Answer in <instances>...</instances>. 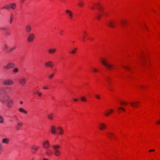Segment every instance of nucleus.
I'll use <instances>...</instances> for the list:
<instances>
[{"instance_id": "nucleus-34", "label": "nucleus", "mask_w": 160, "mask_h": 160, "mask_svg": "<svg viewBox=\"0 0 160 160\" xmlns=\"http://www.w3.org/2000/svg\"><path fill=\"white\" fill-rule=\"evenodd\" d=\"M82 102H86L87 101V99L86 98L84 97H81L80 98Z\"/></svg>"}, {"instance_id": "nucleus-41", "label": "nucleus", "mask_w": 160, "mask_h": 160, "mask_svg": "<svg viewBox=\"0 0 160 160\" xmlns=\"http://www.w3.org/2000/svg\"><path fill=\"white\" fill-rule=\"evenodd\" d=\"M95 97L96 98L98 99H100V96L98 94H95Z\"/></svg>"}, {"instance_id": "nucleus-28", "label": "nucleus", "mask_w": 160, "mask_h": 160, "mask_svg": "<svg viewBox=\"0 0 160 160\" xmlns=\"http://www.w3.org/2000/svg\"><path fill=\"white\" fill-rule=\"evenodd\" d=\"M3 9L9 10L10 9V7L7 4H5L3 7Z\"/></svg>"}, {"instance_id": "nucleus-36", "label": "nucleus", "mask_w": 160, "mask_h": 160, "mask_svg": "<svg viewBox=\"0 0 160 160\" xmlns=\"http://www.w3.org/2000/svg\"><path fill=\"white\" fill-rule=\"evenodd\" d=\"M17 125L18 126L21 127L22 126L23 124L21 122H17Z\"/></svg>"}, {"instance_id": "nucleus-19", "label": "nucleus", "mask_w": 160, "mask_h": 160, "mask_svg": "<svg viewBox=\"0 0 160 160\" xmlns=\"http://www.w3.org/2000/svg\"><path fill=\"white\" fill-rule=\"evenodd\" d=\"M18 111L20 112L26 114L28 113L27 111L22 108H19Z\"/></svg>"}, {"instance_id": "nucleus-10", "label": "nucleus", "mask_w": 160, "mask_h": 160, "mask_svg": "<svg viewBox=\"0 0 160 160\" xmlns=\"http://www.w3.org/2000/svg\"><path fill=\"white\" fill-rule=\"evenodd\" d=\"M99 129L101 130H102L107 128L106 125L103 123H100L99 126Z\"/></svg>"}, {"instance_id": "nucleus-53", "label": "nucleus", "mask_w": 160, "mask_h": 160, "mask_svg": "<svg viewBox=\"0 0 160 160\" xmlns=\"http://www.w3.org/2000/svg\"><path fill=\"white\" fill-rule=\"evenodd\" d=\"M101 15L99 14L98 16H97V18L98 19H99L100 18V17L101 16Z\"/></svg>"}, {"instance_id": "nucleus-27", "label": "nucleus", "mask_w": 160, "mask_h": 160, "mask_svg": "<svg viewBox=\"0 0 160 160\" xmlns=\"http://www.w3.org/2000/svg\"><path fill=\"white\" fill-rule=\"evenodd\" d=\"M107 135L109 138H112L114 136L113 134L111 132H109L107 134Z\"/></svg>"}, {"instance_id": "nucleus-55", "label": "nucleus", "mask_w": 160, "mask_h": 160, "mask_svg": "<svg viewBox=\"0 0 160 160\" xmlns=\"http://www.w3.org/2000/svg\"><path fill=\"white\" fill-rule=\"evenodd\" d=\"M13 116L15 118H17V116L16 115H14Z\"/></svg>"}, {"instance_id": "nucleus-47", "label": "nucleus", "mask_w": 160, "mask_h": 160, "mask_svg": "<svg viewBox=\"0 0 160 160\" xmlns=\"http://www.w3.org/2000/svg\"><path fill=\"white\" fill-rule=\"evenodd\" d=\"M43 89H45V90H48V89H49L48 88L47 86L44 87H43Z\"/></svg>"}, {"instance_id": "nucleus-7", "label": "nucleus", "mask_w": 160, "mask_h": 160, "mask_svg": "<svg viewBox=\"0 0 160 160\" xmlns=\"http://www.w3.org/2000/svg\"><path fill=\"white\" fill-rule=\"evenodd\" d=\"M107 24L109 27L111 28H114L116 26L115 23L114 21L111 20H109L107 22Z\"/></svg>"}, {"instance_id": "nucleus-50", "label": "nucleus", "mask_w": 160, "mask_h": 160, "mask_svg": "<svg viewBox=\"0 0 160 160\" xmlns=\"http://www.w3.org/2000/svg\"><path fill=\"white\" fill-rule=\"evenodd\" d=\"M155 150L154 149H151L149 150V152H152L155 151Z\"/></svg>"}, {"instance_id": "nucleus-44", "label": "nucleus", "mask_w": 160, "mask_h": 160, "mask_svg": "<svg viewBox=\"0 0 160 160\" xmlns=\"http://www.w3.org/2000/svg\"><path fill=\"white\" fill-rule=\"evenodd\" d=\"M120 109H121V110H123L124 111H125V109L124 108H123L122 107H119V108H118V110H120Z\"/></svg>"}, {"instance_id": "nucleus-40", "label": "nucleus", "mask_w": 160, "mask_h": 160, "mask_svg": "<svg viewBox=\"0 0 160 160\" xmlns=\"http://www.w3.org/2000/svg\"><path fill=\"white\" fill-rule=\"evenodd\" d=\"M4 88H0V94H1L3 93V90H4Z\"/></svg>"}, {"instance_id": "nucleus-61", "label": "nucleus", "mask_w": 160, "mask_h": 160, "mask_svg": "<svg viewBox=\"0 0 160 160\" xmlns=\"http://www.w3.org/2000/svg\"><path fill=\"white\" fill-rule=\"evenodd\" d=\"M108 81V82H109V81L108 80H107Z\"/></svg>"}, {"instance_id": "nucleus-35", "label": "nucleus", "mask_w": 160, "mask_h": 160, "mask_svg": "<svg viewBox=\"0 0 160 160\" xmlns=\"http://www.w3.org/2000/svg\"><path fill=\"white\" fill-rule=\"evenodd\" d=\"M13 71L14 72L17 73L18 72L19 69L18 68H16L13 69Z\"/></svg>"}, {"instance_id": "nucleus-3", "label": "nucleus", "mask_w": 160, "mask_h": 160, "mask_svg": "<svg viewBox=\"0 0 160 160\" xmlns=\"http://www.w3.org/2000/svg\"><path fill=\"white\" fill-rule=\"evenodd\" d=\"M14 82L11 79H7L3 82V84L6 86H12L14 84Z\"/></svg>"}, {"instance_id": "nucleus-37", "label": "nucleus", "mask_w": 160, "mask_h": 160, "mask_svg": "<svg viewBox=\"0 0 160 160\" xmlns=\"http://www.w3.org/2000/svg\"><path fill=\"white\" fill-rule=\"evenodd\" d=\"M126 23V21L124 20H122L121 21V24L123 26H124V24H125Z\"/></svg>"}, {"instance_id": "nucleus-5", "label": "nucleus", "mask_w": 160, "mask_h": 160, "mask_svg": "<svg viewBox=\"0 0 160 160\" xmlns=\"http://www.w3.org/2000/svg\"><path fill=\"white\" fill-rule=\"evenodd\" d=\"M15 66V65L14 63L10 62L8 63L6 66H4V68L6 69H8L14 68Z\"/></svg>"}, {"instance_id": "nucleus-60", "label": "nucleus", "mask_w": 160, "mask_h": 160, "mask_svg": "<svg viewBox=\"0 0 160 160\" xmlns=\"http://www.w3.org/2000/svg\"><path fill=\"white\" fill-rule=\"evenodd\" d=\"M82 40H84V38H82Z\"/></svg>"}, {"instance_id": "nucleus-63", "label": "nucleus", "mask_w": 160, "mask_h": 160, "mask_svg": "<svg viewBox=\"0 0 160 160\" xmlns=\"http://www.w3.org/2000/svg\"><path fill=\"white\" fill-rule=\"evenodd\" d=\"M142 86H141V88H142Z\"/></svg>"}, {"instance_id": "nucleus-51", "label": "nucleus", "mask_w": 160, "mask_h": 160, "mask_svg": "<svg viewBox=\"0 0 160 160\" xmlns=\"http://www.w3.org/2000/svg\"><path fill=\"white\" fill-rule=\"evenodd\" d=\"M0 101L1 102H2L3 103H4L5 102V101L2 99H0Z\"/></svg>"}, {"instance_id": "nucleus-29", "label": "nucleus", "mask_w": 160, "mask_h": 160, "mask_svg": "<svg viewBox=\"0 0 160 160\" xmlns=\"http://www.w3.org/2000/svg\"><path fill=\"white\" fill-rule=\"evenodd\" d=\"M139 60L140 62L142 64H143L144 62L143 61L144 60V58L143 56H141L140 58L139 59Z\"/></svg>"}, {"instance_id": "nucleus-8", "label": "nucleus", "mask_w": 160, "mask_h": 160, "mask_svg": "<svg viewBox=\"0 0 160 160\" xmlns=\"http://www.w3.org/2000/svg\"><path fill=\"white\" fill-rule=\"evenodd\" d=\"M13 100L12 99H10L8 102L7 104V106L8 108H11L13 104Z\"/></svg>"}, {"instance_id": "nucleus-38", "label": "nucleus", "mask_w": 160, "mask_h": 160, "mask_svg": "<svg viewBox=\"0 0 160 160\" xmlns=\"http://www.w3.org/2000/svg\"><path fill=\"white\" fill-rule=\"evenodd\" d=\"M54 74L53 73H52L49 75L48 76V78L49 79H51L54 76Z\"/></svg>"}, {"instance_id": "nucleus-62", "label": "nucleus", "mask_w": 160, "mask_h": 160, "mask_svg": "<svg viewBox=\"0 0 160 160\" xmlns=\"http://www.w3.org/2000/svg\"><path fill=\"white\" fill-rule=\"evenodd\" d=\"M145 27H146V29H147V27L145 26Z\"/></svg>"}, {"instance_id": "nucleus-48", "label": "nucleus", "mask_w": 160, "mask_h": 160, "mask_svg": "<svg viewBox=\"0 0 160 160\" xmlns=\"http://www.w3.org/2000/svg\"><path fill=\"white\" fill-rule=\"evenodd\" d=\"M73 100L74 102H77L78 101V99L76 98H73Z\"/></svg>"}, {"instance_id": "nucleus-30", "label": "nucleus", "mask_w": 160, "mask_h": 160, "mask_svg": "<svg viewBox=\"0 0 160 160\" xmlns=\"http://www.w3.org/2000/svg\"><path fill=\"white\" fill-rule=\"evenodd\" d=\"M14 18V16L13 14L12 13H11L10 14V22L11 23H12V22L13 20V19Z\"/></svg>"}, {"instance_id": "nucleus-6", "label": "nucleus", "mask_w": 160, "mask_h": 160, "mask_svg": "<svg viewBox=\"0 0 160 160\" xmlns=\"http://www.w3.org/2000/svg\"><path fill=\"white\" fill-rule=\"evenodd\" d=\"M50 144L48 140L44 141L42 143V146L44 148L48 149L50 146Z\"/></svg>"}, {"instance_id": "nucleus-4", "label": "nucleus", "mask_w": 160, "mask_h": 160, "mask_svg": "<svg viewBox=\"0 0 160 160\" xmlns=\"http://www.w3.org/2000/svg\"><path fill=\"white\" fill-rule=\"evenodd\" d=\"M35 37V35L34 33H29L28 36L27 41L29 42H32L33 41Z\"/></svg>"}, {"instance_id": "nucleus-43", "label": "nucleus", "mask_w": 160, "mask_h": 160, "mask_svg": "<svg viewBox=\"0 0 160 160\" xmlns=\"http://www.w3.org/2000/svg\"><path fill=\"white\" fill-rule=\"evenodd\" d=\"M120 103L121 105H126L128 104V103L126 102H120Z\"/></svg>"}, {"instance_id": "nucleus-49", "label": "nucleus", "mask_w": 160, "mask_h": 160, "mask_svg": "<svg viewBox=\"0 0 160 160\" xmlns=\"http://www.w3.org/2000/svg\"><path fill=\"white\" fill-rule=\"evenodd\" d=\"M4 48L5 49H7L8 48V46L7 45H4Z\"/></svg>"}, {"instance_id": "nucleus-56", "label": "nucleus", "mask_w": 160, "mask_h": 160, "mask_svg": "<svg viewBox=\"0 0 160 160\" xmlns=\"http://www.w3.org/2000/svg\"><path fill=\"white\" fill-rule=\"evenodd\" d=\"M157 123L158 124H160V121H158L157 122Z\"/></svg>"}, {"instance_id": "nucleus-58", "label": "nucleus", "mask_w": 160, "mask_h": 160, "mask_svg": "<svg viewBox=\"0 0 160 160\" xmlns=\"http://www.w3.org/2000/svg\"><path fill=\"white\" fill-rule=\"evenodd\" d=\"M92 9H95L94 7H92L91 8Z\"/></svg>"}, {"instance_id": "nucleus-12", "label": "nucleus", "mask_w": 160, "mask_h": 160, "mask_svg": "<svg viewBox=\"0 0 160 160\" xmlns=\"http://www.w3.org/2000/svg\"><path fill=\"white\" fill-rule=\"evenodd\" d=\"M10 142V139L8 138H5L2 139V142L5 144H8Z\"/></svg>"}, {"instance_id": "nucleus-20", "label": "nucleus", "mask_w": 160, "mask_h": 160, "mask_svg": "<svg viewBox=\"0 0 160 160\" xmlns=\"http://www.w3.org/2000/svg\"><path fill=\"white\" fill-rule=\"evenodd\" d=\"M33 93L34 94L38 95L39 97H41L42 95V93L39 92L38 90H36L35 92H34Z\"/></svg>"}, {"instance_id": "nucleus-16", "label": "nucleus", "mask_w": 160, "mask_h": 160, "mask_svg": "<svg viewBox=\"0 0 160 160\" xmlns=\"http://www.w3.org/2000/svg\"><path fill=\"white\" fill-rule=\"evenodd\" d=\"M32 27H31V26L29 25V24H28L27 25V26H26V31L28 32V33H29L32 30Z\"/></svg>"}, {"instance_id": "nucleus-1", "label": "nucleus", "mask_w": 160, "mask_h": 160, "mask_svg": "<svg viewBox=\"0 0 160 160\" xmlns=\"http://www.w3.org/2000/svg\"><path fill=\"white\" fill-rule=\"evenodd\" d=\"M101 62L109 70H111L114 68V66L108 63L107 60L104 58L100 59Z\"/></svg>"}, {"instance_id": "nucleus-18", "label": "nucleus", "mask_w": 160, "mask_h": 160, "mask_svg": "<svg viewBox=\"0 0 160 160\" xmlns=\"http://www.w3.org/2000/svg\"><path fill=\"white\" fill-rule=\"evenodd\" d=\"M56 51V48H49L48 49V52L50 54H53L55 53Z\"/></svg>"}, {"instance_id": "nucleus-26", "label": "nucleus", "mask_w": 160, "mask_h": 160, "mask_svg": "<svg viewBox=\"0 0 160 160\" xmlns=\"http://www.w3.org/2000/svg\"><path fill=\"white\" fill-rule=\"evenodd\" d=\"M4 121L5 120L4 117L1 115H0V123L3 124Z\"/></svg>"}, {"instance_id": "nucleus-32", "label": "nucleus", "mask_w": 160, "mask_h": 160, "mask_svg": "<svg viewBox=\"0 0 160 160\" xmlns=\"http://www.w3.org/2000/svg\"><path fill=\"white\" fill-rule=\"evenodd\" d=\"M77 50V48H74L72 51H69L72 54H74L75 53L76 50Z\"/></svg>"}, {"instance_id": "nucleus-23", "label": "nucleus", "mask_w": 160, "mask_h": 160, "mask_svg": "<svg viewBox=\"0 0 160 160\" xmlns=\"http://www.w3.org/2000/svg\"><path fill=\"white\" fill-rule=\"evenodd\" d=\"M46 154L48 156H50L52 154V151L49 149H47L46 150Z\"/></svg>"}, {"instance_id": "nucleus-59", "label": "nucleus", "mask_w": 160, "mask_h": 160, "mask_svg": "<svg viewBox=\"0 0 160 160\" xmlns=\"http://www.w3.org/2000/svg\"><path fill=\"white\" fill-rule=\"evenodd\" d=\"M22 2H23L24 1V0H22Z\"/></svg>"}, {"instance_id": "nucleus-31", "label": "nucleus", "mask_w": 160, "mask_h": 160, "mask_svg": "<svg viewBox=\"0 0 160 160\" xmlns=\"http://www.w3.org/2000/svg\"><path fill=\"white\" fill-rule=\"evenodd\" d=\"M95 5L98 9L99 10H100L101 6L100 5L99 3H96L95 4Z\"/></svg>"}, {"instance_id": "nucleus-54", "label": "nucleus", "mask_w": 160, "mask_h": 160, "mask_svg": "<svg viewBox=\"0 0 160 160\" xmlns=\"http://www.w3.org/2000/svg\"><path fill=\"white\" fill-rule=\"evenodd\" d=\"M20 104H21V105L22 104H23V101H20Z\"/></svg>"}, {"instance_id": "nucleus-57", "label": "nucleus", "mask_w": 160, "mask_h": 160, "mask_svg": "<svg viewBox=\"0 0 160 160\" xmlns=\"http://www.w3.org/2000/svg\"><path fill=\"white\" fill-rule=\"evenodd\" d=\"M43 160H48V159L46 158H44Z\"/></svg>"}, {"instance_id": "nucleus-15", "label": "nucleus", "mask_w": 160, "mask_h": 160, "mask_svg": "<svg viewBox=\"0 0 160 160\" xmlns=\"http://www.w3.org/2000/svg\"><path fill=\"white\" fill-rule=\"evenodd\" d=\"M57 132L60 135H62L63 133V130L61 127H58L57 128Z\"/></svg>"}, {"instance_id": "nucleus-9", "label": "nucleus", "mask_w": 160, "mask_h": 160, "mask_svg": "<svg viewBox=\"0 0 160 160\" xmlns=\"http://www.w3.org/2000/svg\"><path fill=\"white\" fill-rule=\"evenodd\" d=\"M53 62L51 61H48L46 62L45 64V65L47 67L52 68L53 66Z\"/></svg>"}, {"instance_id": "nucleus-45", "label": "nucleus", "mask_w": 160, "mask_h": 160, "mask_svg": "<svg viewBox=\"0 0 160 160\" xmlns=\"http://www.w3.org/2000/svg\"><path fill=\"white\" fill-rule=\"evenodd\" d=\"M92 70L94 72H97L98 71V70L96 68H92Z\"/></svg>"}, {"instance_id": "nucleus-33", "label": "nucleus", "mask_w": 160, "mask_h": 160, "mask_svg": "<svg viewBox=\"0 0 160 160\" xmlns=\"http://www.w3.org/2000/svg\"><path fill=\"white\" fill-rule=\"evenodd\" d=\"M78 5L80 7H82L83 6V3L82 1H80L78 3Z\"/></svg>"}, {"instance_id": "nucleus-46", "label": "nucleus", "mask_w": 160, "mask_h": 160, "mask_svg": "<svg viewBox=\"0 0 160 160\" xmlns=\"http://www.w3.org/2000/svg\"><path fill=\"white\" fill-rule=\"evenodd\" d=\"M123 67L125 68L127 70H129V67H127V66H123Z\"/></svg>"}, {"instance_id": "nucleus-21", "label": "nucleus", "mask_w": 160, "mask_h": 160, "mask_svg": "<svg viewBox=\"0 0 160 160\" xmlns=\"http://www.w3.org/2000/svg\"><path fill=\"white\" fill-rule=\"evenodd\" d=\"M114 112L113 110L112 109H110L109 111L108 112H107L105 114V116L107 117L110 114Z\"/></svg>"}, {"instance_id": "nucleus-2", "label": "nucleus", "mask_w": 160, "mask_h": 160, "mask_svg": "<svg viewBox=\"0 0 160 160\" xmlns=\"http://www.w3.org/2000/svg\"><path fill=\"white\" fill-rule=\"evenodd\" d=\"M52 148L54 150V154L56 156H58L60 152L59 150L60 148V146L58 144L54 145L52 146Z\"/></svg>"}, {"instance_id": "nucleus-13", "label": "nucleus", "mask_w": 160, "mask_h": 160, "mask_svg": "<svg viewBox=\"0 0 160 160\" xmlns=\"http://www.w3.org/2000/svg\"><path fill=\"white\" fill-rule=\"evenodd\" d=\"M139 102H134L130 103V104L134 108H137L139 105Z\"/></svg>"}, {"instance_id": "nucleus-14", "label": "nucleus", "mask_w": 160, "mask_h": 160, "mask_svg": "<svg viewBox=\"0 0 160 160\" xmlns=\"http://www.w3.org/2000/svg\"><path fill=\"white\" fill-rule=\"evenodd\" d=\"M66 12L68 14V16L70 18H71L73 16L72 12L69 10H66Z\"/></svg>"}, {"instance_id": "nucleus-52", "label": "nucleus", "mask_w": 160, "mask_h": 160, "mask_svg": "<svg viewBox=\"0 0 160 160\" xmlns=\"http://www.w3.org/2000/svg\"><path fill=\"white\" fill-rule=\"evenodd\" d=\"M2 149V145L1 144H0V152L1 151Z\"/></svg>"}, {"instance_id": "nucleus-24", "label": "nucleus", "mask_w": 160, "mask_h": 160, "mask_svg": "<svg viewBox=\"0 0 160 160\" xmlns=\"http://www.w3.org/2000/svg\"><path fill=\"white\" fill-rule=\"evenodd\" d=\"M54 115L52 113H50L47 115V117L48 119L50 120H52Z\"/></svg>"}, {"instance_id": "nucleus-25", "label": "nucleus", "mask_w": 160, "mask_h": 160, "mask_svg": "<svg viewBox=\"0 0 160 160\" xmlns=\"http://www.w3.org/2000/svg\"><path fill=\"white\" fill-rule=\"evenodd\" d=\"M39 148V146L35 145H33L31 147L32 149L36 151H37Z\"/></svg>"}, {"instance_id": "nucleus-39", "label": "nucleus", "mask_w": 160, "mask_h": 160, "mask_svg": "<svg viewBox=\"0 0 160 160\" xmlns=\"http://www.w3.org/2000/svg\"><path fill=\"white\" fill-rule=\"evenodd\" d=\"M16 48H17L16 46H13V47H12V48H11L9 50V51L10 52L12 51L15 49Z\"/></svg>"}, {"instance_id": "nucleus-42", "label": "nucleus", "mask_w": 160, "mask_h": 160, "mask_svg": "<svg viewBox=\"0 0 160 160\" xmlns=\"http://www.w3.org/2000/svg\"><path fill=\"white\" fill-rule=\"evenodd\" d=\"M0 29L3 30H6L8 29V28L5 27H2L0 28Z\"/></svg>"}, {"instance_id": "nucleus-11", "label": "nucleus", "mask_w": 160, "mask_h": 160, "mask_svg": "<svg viewBox=\"0 0 160 160\" xmlns=\"http://www.w3.org/2000/svg\"><path fill=\"white\" fill-rule=\"evenodd\" d=\"M26 82V79L24 78H21L19 80V82L22 85L25 84Z\"/></svg>"}, {"instance_id": "nucleus-17", "label": "nucleus", "mask_w": 160, "mask_h": 160, "mask_svg": "<svg viewBox=\"0 0 160 160\" xmlns=\"http://www.w3.org/2000/svg\"><path fill=\"white\" fill-rule=\"evenodd\" d=\"M51 133L53 134H55L56 133V128L54 126H52L51 127Z\"/></svg>"}, {"instance_id": "nucleus-22", "label": "nucleus", "mask_w": 160, "mask_h": 160, "mask_svg": "<svg viewBox=\"0 0 160 160\" xmlns=\"http://www.w3.org/2000/svg\"><path fill=\"white\" fill-rule=\"evenodd\" d=\"M9 6L13 9H14L16 8V5L15 3H10Z\"/></svg>"}]
</instances>
